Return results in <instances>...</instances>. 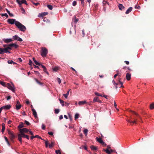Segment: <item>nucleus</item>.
Here are the masks:
<instances>
[{"label":"nucleus","mask_w":154,"mask_h":154,"mask_svg":"<svg viewBox=\"0 0 154 154\" xmlns=\"http://www.w3.org/2000/svg\"><path fill=\"white\" fill-rule=\"evenodd\" d=\"M48 134L49 135H53V133L52 132H48Z\"/></svg>","instance_id":"nucleus-63"},{"label":"nucleus","mask_w":154,"mask_h":154,"mask_svg":"<svg viewBox=\"0 0 154 154\" xmlns=\"http://www.w3.org/2000/svg\"><path fill=\"white\" fill-rule=\"evenodd\" d=\"M4 53L3 49L0 48V54H3Z\"/></svg>","instance_id":"nucleus-42"},{"label":"nucleus","mask_w":154,"mask_h":154,"mask_svg":"<svg viewBox=\"0 0 154 154\" xmlns=\"http://www.w3.org/2000/svg\"><path fill=\"white\" fill-rule=\"evenodd\" d=\"M132 10V8L131 7H130L125 12L126 14H128L131 12Z\"/></svg>","instance_id":"nucleus-16"},{"label":"nucleus","mask_w":154,"mask_h":154,"mask_svg":"<svg viewBox=\"0 0 154 154\" xmlns=\"http://www.w3.org/2000/svg\"><path fill=\"white\" fill-rule=\"evenodd\" d=\"M98 100V97H95L94 98L93 102L95 103V102H97Z\"/></svg>","instance_id":"nucleus-29"},{"label":"nucleus","mask_w":154,"mask_h":154,"mask_svg":"<svg viewBox=\"0 0 154 154\" xmlns=\"http://www.w3.org/2000/svg\"><path fill=\"white\" fill-rule=\"evenodd\" d=\"M5 139L6 141L7 142L8 144L9 145V142L8 141V140L7 137H5Z\"/></svg>","instance_id":"nucleus-57"},{"label":"nucleus","mask_w":154,"mask_h":154,"mask_svg":"<svg viewBox=\"0 0 154 154\" xmlns=\"http://www.w3.org/2000/svg\"><path fill=\"white\" fill-rule=\"evenodd\" d=\"M103 150L104 151L106 152V153L108 154H110L109 150H108V149H103Z\"/></svg>","instance_id":"nucleus-39"},{"label":"nucleus","mask_w":154,"mask_h":154,"mask_svg":"<svg viewBox=\"0 0 154 154\" xmlns=\"http://www.w3.org/2000/svg\"><path fill=\"white\" fill-rule=\"evenodd\" d=\"M119 9L121 10H122L125 8L124 7L122 4H119L118 5Z\"/></svg>","instance_id":"nucleus-15"},{"label":"nucleus","mask_w":154,"mask_h":154,"mask_svg":"<svg viewBox=\"0 0 154 154\" xmlns=\"http://www.w3.org/2000/svg\"><path fill=\"white\" fill-rule=\"evenodd\" d=\"M9 46H10L12 48H17L19 46L16 44L15 43H12L9 44Z\"/></svg>","instance_id":"nucleus-11"},{"label":"nucleus","mask_w":154,"mask_h":154,"mask_svg":"<svg viewBox=\"0 0 154 154\" xmlns=\"http://www.w3.org/2000/svg\"><path fill=\"white\" fill-rule=\"evenodd\" d=\"M47 7L50 10H52L53 9V7L51 5H48Z\"/></svg>","instance_id":"nucleus-37"},{"label":"nucleus","mask_w":154,"mask_h":154,"mask_svg":"<svg viewBox=\"0 0 154 154\" xmlns=\"http://www.w3.org/2000/svg\"><path fill=\"white\" fill-rule=\"evenodd\" d=\"M70 90V89H69V91H68L66 94H63V95L66 98H67V97H68V96L69 95V90Z\"/></svg>","instance_id":"nucleus-24"},{"label":"nucleus","mask_w":154,"mask_h":154,"mask_svg":"<svg viewBox=\"0 0 154 154\" xmlns=\"http://www.w3.org/2000/svg\"><path fill=\"white\" fill-rule=\"evenodd\" d=\"M58 69V68L57 67H54V68H53V70L54 71H56Z\"/></svg>","instance_id":"nucleus-49"},{"label":"nucleus","mask_w":154,"mask_h":154,"mask_svg":"<svg viewBox=\"0 0 154 154\" xmlns=\"http://www.w3.org/2000/svg\"><path fill=\"white\" fill-rule=\"evenodd\" d=\"M79 116V114L78 113H76L75 116V119H78Z\"/></svg>","instance_id":"nucleus-50"},{"label":"nucleus","mask_w":154,"mask_h":154,"mask_svg":"<svg viewBox=\"0 0 154 154\" xmlns=\"http://www.w3.org/2000/svg\"><path fill=\"white\" fill-rule=\"evenodd\" d=\"M23 127H24L23 123V122H21L20 124L18 126V128H21Z\"/></svg>","instance_id":"nucleus-22"},{"label":"nucleus","mask_w":154,"mask_h":154,"mask_svg":"<svg viewBox=\"0 0 154 154\" xmlns=\"http://www.w3.org/2000/svg\"><path fill=\"white\" fill-rule=\"evenodd\" d=\"M11 106L10 105H6L2 107L3 109L8 110L10 109L11 108Z\"/></svg>","instance_id":"nucleus-10"},{"label":"nucleus","mask_w":154,"mask_h":154,"mask_svg":"<svg viewBox=\"0 0 154 154\" xmlns=\"http://www.w3.org/2000/svg\"><path fill=\"white\" fill-rule=\"evenodd\" d=\"M33 61H34L35 63V64L37 65H38V66H40V64L38 63L35 59V58L34 57H33Z\"/></svg>","instance_id":"nucleus-18"},{"label":"nucleus","mask_w":154,"mask_h":154,"mask_svg":"<svg viewBox=\"0 0 154 154\" xmlns=\"http://www.w3.org/2000/svg\"><path fill=\"white\" fill-rule=\"evenodd\" d=\"M19 37L17 35H15L13 37V38L15 40H18Z\"/></svg>","instance_id":"nucleus-26"},{"label":"nucleus","mask_w":154,"mask_h":154,"mask_svg":"<svg viewBox=\"0 0 154 154\" xmlns=\"http://www.w3.org/2000/svg\"><path fill=\"white\" fill-rule=\"evenodd\" d=\"M0 15L2 17L5 16L7 18L8 17V14L6 13L5 14H0Z\"/></svg>","instance_id":"nucleus-30"},{"label":"nucleus","mask_w":154,"mask_h":154,"mask_svg":"<svg viewBox=\"0 0 154 154\" xmlns=\"http://www.w3.org/2000/svg\"><path fill=\"white\" fill-rule=\"evenodd\" d=\"M32 111L33 112V114L35 118H37V115L36 111L34 109H32Z\"/></svg>","instance_id":"nucleus-13"},{"label":"nucleus","mask_w":154,"mask_h":154,"mask_svg":"<svg viewBox=\"0 0 154 154\" xmlns=\"http://www.w3.org/2000/svg\"><path fill=\"white\" fill-rule=\"evenodd\" d=\"M86 102L85 101H80L79 102V105H83L85 104Z\"/></svg>","instance_id":"nucleus-23"},{"label":"nucleus","mask_w":154,"mask_h":154,"mask_svg":"<svg viewBox=\"0 0 154 154\" xmlns=\"http://www.w3.org/2000/svg\"><path fill=\"white\" fill-rule=\"evenodd\" d=\"M2 133H3L5 129V125L4 123H2Z\"/></svg>","instance_id":"nucleus-20"},{"label":"nucleus","mask_w":154,"mask_h":154,"mask_svg":"<svg viewBox=\"0 0 154 154\" xmlns=\"http://www.w3.org/2000/svg\"><path fill=\"white\" fill-rule=\"evenodd\" d=\"M21 134L23 137L26 138L28 140L29 139V138L28 135L25 134L23 133H22V134Z\"/></svg>","instance_id":"nucleus-21"},{"label":"nucleus","mask_w":154,"mask_h":154,"mask_svg":"<svg viewBox=\"0 0 154 154\" xmlns=\"http://www.w3.org/2000/svg\"><path fill=\"white\" fill-rule=\"evenodd\" d=\"M34 72L36 74L38 75V76L40 77L41 76V75L40 74V73L38 72L37 71H34Z\"/></svg>","instance_id":"nucleus-41"},{"label":"nucleus","mask_w":154,"mask_h":154,"mask_svg":"<svg viewBox=\"0 0 154 154\" xmlns=\"http://www.w3.org/2000/svg\"><path fill=\"white\" fill-rule=\"evenodd\" d=\"M57 80L59 84H60L61 82L60 79L59 78H57Z\"/></svg>","instance_id":"nucleus-54"},{"label":"nucleus","mask_w":154,"mask_h":154,"mask_svg":"<svg viewBox=\"0 0 154 154\" xmlns=\"http://www.w3.org/2000/svg\"><path fill=\"white\" fill-rule=\"evenodd\" d=\"M48 53L47 49L45 47H42L41 52V55L43 57H45Z\"/></svg>","instance_id":"nucleus-2"},{"label":"nucleus","mask_w":154,"mask_h":154,"mask_svg":"<svg viewBox=\"0 0 154 154\" xmlns=\"http://www.w3.org/2000/svg\"><path fill=\"white\" fill-rule=\"evenodd\" d=\"M134 120H127V122H129L131 123V124L132 125L134 124H137V119H136L134 118Z\"/></svg>","instance_id":"nucleus-8"},{"label":"nucleus","mask_w":154,"mask_h":154,"mask_svg":"<svg viewBox=\"0 0 154 154\" xmlns=\"http://www.w3.org/2000/svg\"><path fill=\"white\" fill-rule=\"evenodd\" d=\"M90 148L91 149L93 150H97V147L95 146L94 145H92L91 146Z\"/></svg>","instance_id":"nucleus-17"},{"label":"nucleus","mask_w":154,"mask_h":154,"mask_svg":"<svg viewBox=\"0 0 154 154\" xmlns=\"http://www.w3.org/2000/svg\"><path fill=\"white\" fill-rule=\"evenodd\" d=\"M0 84L5 87H6L7 84H6L5 82L2 81H0Z\"/></svg>","instance_id":"nucleus-28"},{"label":"nucleus","mask_w":154,"mask_h":154,"mask_svg":"<svg viewBox=\"0 0 154 154\" xmlns=\"http://www.w3.org/2000/svg\"><path fill=\"white\" fill-rule=\"evenodd\" d=\"M3 41L6 43H9L11 42L12 40L11 38H7L4 39Z\"/></svg>","instance_id":"nucleus-12"},{"label":"nucleus","mask_w":154,"mask_h":154,"mask_svg":"<svg viewBox=\"0 0 154 154\" xmlns=\"http://www.w3.org/2000/svg\"><path fill=\"white\" fill-rule=\"evenodd\" d=\"M35 81L39 85H42L43 84V83L40 82L39 81H38L37 79L36 78H35Z\"/></svg>","instance_id":"nucleus-27"},{"label":"nucleus","mask_w":154,"mask_h":154,"mask_svg":"<svg viewBox=\"0 0 154 154\" xmlns=\"http://www.w3.org/2000/svg\"><path fill=\"white\" fill-rule=\"evenodd\" d=\"M132 112L134 114L136 115V116H137L139 119H141V117L139 116V115L137 113L135 112H134L133 111H132Z\"/></svg>","instance_id":"nucleus-36"},{"label":"nucleus","mask_w":154,"mask_h":154,"mask_svg":"<svg viewBox=\"0 0 154 154\" xmlns=\"http://www.w3.org/2000/svg\"><path fill=\"white\" fill-rule=\"evenodd\" d=\"M76 5V2L75 1H74L72 3V5L75 6Z\"/></svg>","instance_id":"nucleus-58"},{"label":"nucleus","mask_w":154,"mask_h":154,"mask_svg":"<svg viewBox=\"0 0 154 154\" xmlns=\"http://www.w3.org/2000/svg\"><path fill=\"white\" fill-rule=\"evenodd\" d=\"M16 2L19 5L22 4H25L26 5L27 4L26 0H16Z\"/></svg>","instance_id":"nucleus-6"},{"label":"nucleus","mask_w":154,"mask_h":154,"mask_svg":"<svg viewBox=\"0 0 154 154\" xmlns=\"http://www.w3.org/2000/svg\"><path fill=\"white\" fill-rule=\"evenodd\" d=\"M7 21L9 24H13L14 23L15 24L17 22H18L17 21H16L15 19H8L7 20Z\"/></svg>","instance_id":"nucleus-4"},{"label":"nucleus","mask_w":154,"mask_h":154,"mask_svg":"<svg viewBox=\"0 0 154 154\" xmlns=\"http://www.w3.org/2000/svg\"><path fill=\"white\" fill-rule=\"evenodd\" d=\"M121 79H119V82L121 84V86L119 87L123 88L124 86L123 85V83L121 81H120Z\"/></svg>","instance_id":"nucleus-38"},{"label":"nucleus","mask_w":154,"mask_h":154,"mask_svg":"<svg viewBox=\"0 0 154 154\" xmlns=\"http://www.w3.org/2000/svg\"><path fill=\"white\" fill-rule=\"evenodd\" d=\"M15 106H16V109H17V110H18L20 109L21 106L20 104L18 105L16 104V105Z\"/></svg>","instance_id":"nucleus-25"},{"label":"nucleus","mask_w":154,"mask_h":154,"mask_svg":"<svg viewBox=\"0 0 154 154\" xmlns=\"http://www.w3.org/2000/svg\"><path fill=\"white\" fill-rule=\"evenodd\" d=\"M126 79L129 81L131 79V75L129 73H127L126 74Z\"/></svg>","instance_id":"nucleus-14"},{"label":"nucleus","mask_w":154,"mask_h":154,"mask_svg":"<svg viewBox=\"0 0 154 154\" xmlns=\"http://www.w3.org/2000/svg\"><path fill=\"white\" fill-rule=\"evenodd\" d=\"M48 12H44L42 13L41 14V16L42 17H43L47 15L48 14Z\"/></svg>","instance_id":"nucleus-34"},{"label":"nucleus","mask_w":154,"mask_h":154,"mask_svg":"<svg viewBox=\"0 0 154 154\" xmlns=\"http://www.w3.org/2000/svg\"><path fill=\"white\" fill-rule=\"evenodd\" d=\"M45 146L46 147H47L48 146V140H47L45 141Z\"/></svg>","instance_id":"nucleus-44"},{"label":"nucleus","mask_w":154,"mask_h":154,"mask_svg":"<svg viewBox=\"0 0 154 154\" xmlns=\"http://www.w3.org/2000/svg\"><path fill=\"white\" fill-rule=\"evenodd\" d=\"M124 62L127 65H128L129 64V62L128 61H125Z\"/></svg>","instance_id":"nucleus-64"},{"label":"nucleus","mask_w":154,"mask_h":154,"mask_svg":"<svg viewBox=\"0 0 154 154\" xmlns=\"http://www.w3.org/2000/svg\"><path fill=\"white\" fill-rule=\"evenodd\" d=\"M18 139L21 142H22V137L21 134H18Z\"/></svg>","instance_id":"nucleus-19"},{"label":"nucleus","mask_w":154,"mask_h":154,"mask_svg":"<svg viewBox=\"0 0 154 154\" xmlns=\"http://www.w3.org/2000/svg\"><path fill=\"white\" fill-rule=\"evenodd\" d=\"M88 130L87 129H85L83 131V132L84 134L86 135L87 133H88Z\"/></svg>","instance_id":"nucleus-43"},{"label":"nucleus","mask_w":154,"mask_h":154,"mask_svg":"<svg viewBox=\"0 0 154 154\" xmlns=\"http://www.w3.org/2000/svg\"><path fill=\"white\" fill-rule=\"evenodd\" d=\"M80 0L81 2V4H82V5L83 6H84V4H85V2H84V0Z\"/></svg>","instance_id":"nucleus-51"},{"label":"nucleus","mask_w":154,"mask_h":154,"mask_svg":"<svg viewBox=\"0 0 154 154\" xmlns=\"http://www.w3.org/2000/svg\"><path fill=\"white\" fill-rule=\"evenodd\" d=\"M59 100L60 101V103L62 104V106H64V101H63V100H61L60 99H59Z\"/></svg>","instance_id":"nucleus-31"},{"label":"nucleus","mask_w":154,"mask_h":154,"mask_svg":"<svg viewBox=\"0 0 154 154\" xmlns=\"http://www.w3.org/2000/svg\"><path fill=\"white\" fill-rule=\"evenodd\" d=\"M45 125L43 124L42 125V129L43 130H44L45 128Z\"/></svg>","instance_id":"nucleus-59"},{"label":"nucleus","mask_w":154,"mask_h":154,"mask_svg":"<svg viewBox=\"0 0 154 154\" xmlns=\"http://www.w3.org/2000/svg\"><path fill=\"white\" fill-rule=\"evenodd\" d=\"M3 51L4 52V53H10V52L7 50V49L6 48H5L3 49Z\"/></svg>","instance_id":"nucleus-32"},{"label":"nucleus","mask_w":154,"mask_h":154,"mask_svg":"<svg viewBox=\"0 0 154 154\" xmlns=\"http://www.w3.org/2000/svg\"><path fill=\"white\" fill-rule=\"evenodd\" d=\"M20 9L21 10V11H22V14H24L25 13V10L23 8L21 7L20 8Z\"/></svg>","instance_id":"nucleus-35"},{"label":"nucleus","mask_w":154,"mask_h":154,"mask_svg":"<svg viewBox=\"0 0 154 154\" xmlns=\"http://www.w3.org/2000/svg\"><path fill=\"white\" fill-rule=\"evenodd\" d=\"M78 21V19L75 18L74 20V22L75 23H77V22Z\"/></svg>","instance_id":"nucleus-60"},{"label":"nucleus","mask_w":154,"mask_h":154,"mask_svg":"<svg viewBox=\"0 0 154 154\" xmlns=\"http://www.w3.org/2000/svg\"><path fill=\"white\" fill-rule=\"evenodd\" d=\"M15 25L21 31L24 32L26 29L24 26L19 22L16 23Z\"/></svg>","instance_id":"nucleus-1"},{"label":"nucleus","mask_w":154,"mask_h":154,"mask_svg":"<svg viewBox=\"0 0 154 154\" xmlns=\"http://www.w3.org/2000/svg\"><path fill=\"white\" fill-rule=\"evenodd\" d=\"M95 94L96 96H101V97L102 96V95H101L100 94H99V93H98L97 92H95Z\"/></svg>","instance_id":"nucleus-47"},{"label":"nucleus","mask_w":154,"mask_h":154,"mask_svg":"<svg viewBox=\"0 0 154 154\" xmlns=\"http://www.w3.org/2000/svg\"><path fill=\"white\" fill-rule=\"evenodd\" d=\"M8 132L9 135L10 137L11 141H13V139L15 138V135L10 130L8 131Z\"/></svg>","instance_id":"nucleus-3"},{"label":"nucleus","mask_w":154,"mask_h":154,"mask_svg":"<svg viewBox=\"0 0 154 154\" xmlns=\"http://www.w3.org/2000/svg\"><path fill=\"white\" fill-rule=\"evenodd\" d=\"M25 123L27 125H30V124L29 122L28 121L25 120Z\"/></svg>","instance_id":"nucleus-48"},{"label":"nucleus","mask_w":154,"mask_h":154,"mask_svg":"<svg viewBox=\"0 0 154 154\" xmlns=\"http://www.w3.org/2000/svg\"><path fill=\"white\" fill-rule=\"evenodd\" d=\"M6 48L8 50H11L12 49L10 47V46H9V45H8V47Z\"/></svg>","instance_id":"nucleus-55"},{"label":"nucleus","mask_w":154,"mask_h":154,"mask_svg":"<svg viewBox=\"0 0 154 154\" xmlns=\"http://www.w3.org/2000/svg\"><path fill=\"white\" fill-rule=\"evenodd\" d=\"M43 70L44 72H45L47 74H48V73L47 71L46 68L45 67V68H43Z\"/></svg>","instance_id":"nucleus-52"},{"label":"nucleus","mask_w":154,"mask_h":154,"mask_svg":"<svg viewBox=\"0 0 154 154\" xmlns=\"http://www.w3.org/2000/svg\"><path fill=\"white\" fill-rule=\"evenodd\" d=\"M32 63V61L30 60H29V64L30 65H31Z\"/></svg>","instance_id":"nucleus-62"},{"label":"nucleus","mask_w":154,"mask_h":154,"mask_svg":"<svg viewBox=\"0 0 154 154\" xmlns=\"http://www.w3.org/2000/svg\"><path fill=\"white\" fill-rule=\"evenodd\" d=\"M96 139L97 141H98L99 143L102 144L103 145H104V146H106V145L105 144L104 142L102 140V139L100 138H98V137H96Z\"/></svg>","instance_id":"nucleus-7"},{"label":"nucleus","mask_w":154,"mask_h":154,"mask_svg":"<svg viewBox=\"0 0 154 154\" xmlns=\"http://www.w3.org/2000/svg\"><path fill=\"white\" fill-rule=\"evenodd\" d=\"M19 131L21 134H22V133L24 134V133H27L29 131V130L25 128H23L22 129H20Z\"/></svg>","instance_id":"nucleus-9"},{"label":"nucleus","mask_w":154,"mask_h":154,"mask_svg":"<svg viewBox=\"0 0 154 154\" xmlns=\"http://www.w3.org/2000/svg\"><path fill=\"white\" fill-rule=\"evenodd\" d=\"M150 108L151 109H154V103H152L150 105Z\"/></svg>","instance_id":"nucleus-33"},{"label":"nucleus","mask_w":154,"mask_h":154,"mask_svg":"<svg viewBox=\"0 0 154 154\" xmlns=\"http://www.w3.org/2000/svg\"><path fill=\"white\" fill-rule=\"evenodd\" d=\"M54 143L53 142H51V144L49 145V147L50 148H51L53 147L54 145Z\"/></svg>","instance_id":"nucleus-40"},{"label":"nucleus","mask_w":154,"mask_h":154,"mask_svg":"<svg viewBox=\"0 0 154 154\" xmlns=\"http://www.w3.org/2000/svg\"><path fill=\"white\" fill-rule=\"evenodd\" d=\"M6 87H7L9 89L11 90L13 92H14L15 91V90L14 88L13 85H11L9 83H7L6 84Z\"/></svg>","instance_id":"nucleus-5"},{"label":"nucleus","mask_w":154,"mask_h":154,"mask_svg":"<svg viewBox=\"0 0 154 154\" xmlns=\"http://www.w3.org/2000/svg\"><path fill=\"white\" fill-rule=\"evenodd\" d=\"M55 152L56 154H61L60 151L59 150H57Z\"/></svg>","instance_id":"nucleus-45"},{"label":"nucleus","mask_w":154,"mask_h":154,"mask_svg":"<svg viewBox=\"0 0 154 154\" xmlns=\"http://www.w3.org/2000/svg\"><path fill=\"white\" fill-rule=\"evenodd\" d=\"M35 138H39V139H40L42 140H43V139L42 138L39 136L38 135H35Z\"/></svg>","instance_id":"nucleus-56"},{"label":"nucleus","mask_w":154,"mask_h":154,"mask_svg":"<svg viewBox=\"0 0 154 154\" xmlns=\"http://www.w3.org/2000/svg\"><path fill=\"white\" fill-rule=\"evenodd\" d=\"M13 62V61L12 60H8V63L9 64H11Z\"/></svg>","instance_id":"nucleus-53"},{"label":"nucleus","mask_w":154,"mask_h":154,"mask_svg":"<svg viewBox=\"0 0 154 154\" xmlns=\"http://www.w3.org/2000/svg\"><path fill=\"white\" fill-rule=\"evenodd\" d=\"M59 112V109H55L54 110V112L56 114H58Z\"/></svg>","instance_id":"nucleus-46"},{"label":"nucleus","mask_w":154,"mask_h":154,"mask_svg":"<svg viewBox=\"0 0 154 154\" xmlns=\"http://www.w3.org/2000/svg\"><path fill=\"white\" fill-rule=\"evenodd\" d=\"M11 97L10 96H9L7 97V100H8L11 99Z\"/></svg>","instance_id":"nucleus-61"}]
</instances>
